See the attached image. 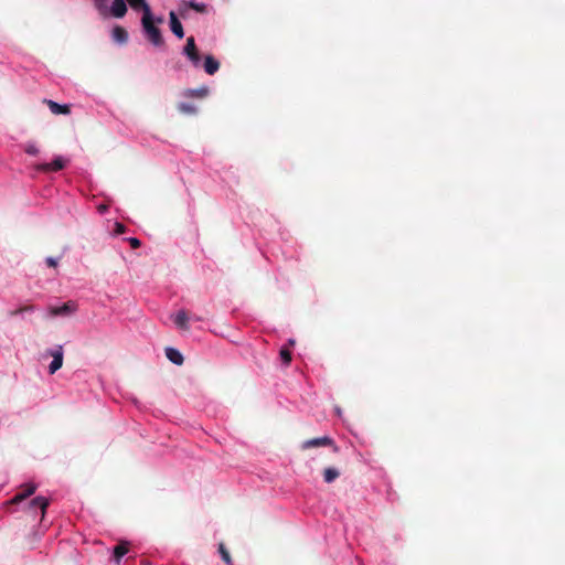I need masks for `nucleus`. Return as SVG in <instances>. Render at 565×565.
<instances>
[{"label": "nucleus", "mask_w": 565, "mask_h": 565, "mask_svg": "<svg viewBox=\"0 0 565 565\" xmlns=\"http://www.w3.org/2000/svg\"><path fill=\"white\" fill-rule=\"evenodd\" d=\"M183 53L186 55V57L190 60V62L193 64V66L199 67L201 64V55L198 51L195 40L193 36H189L186 39V43L183 49Z\"/></svg>", "instance_id": "3"}, {"label": "nucleus", "mask_w": 565, "mask_h": 565, "mask_svg": "<svg viewBox=\"0 0 565 565\" xmlns=\"http://www.w3.org/2000/svg\"><path fill=\"white\" fill-rule=\"evenodd\" d=\"M111 38L115 42H117L119 44H125L128 41V32L126 31L125 28H122L120 25H116L113 29Z\"/></svg>", "instance_id": "11"}, {"label": "nucleus", "mask_w": 565, "mask_h": 565, "mask_svg": "<svg viewBox=\"0 0 565 565\" xmlns=\"http://www.w3.org/2000/svg\"><path fill=\"white\" fill-rule=\"evenodd\" d=\"M25 152L29 153V154H36L39 152L38 148L34 146V145H29L26 148H25Z\"/></svg>", "instance_id": "27"}, {"label": "nucleus", "mask_w": 565, "mask_h": 565, "mask_svg": "<svg viewBox=\"0 0 565 565\" xmlns=\"http://www.w3.org/2000/svg\"><path fill=\"white\" fill-rule=\"evenodd\" d=\"M141 25L145 33L146 39L156 47H162L164 45V39L162 36L161 30L154 25V17L152 13L148 14L146 12V17H141Z\"/></svg>", "instance_id": "1"}, {"label": "nucleus", "mask_w": 565, "mask_h": 565, "mask_svg": "<svg viewBox=\"0 0 565 565\" xmlns=\"http://www.w3.org/2000/svg\"><path fill=\"white\" fill-rule=\"evenodd\" d=\"M129 551L128 542H120L114 547V559L116 563H119L121 557L125 556Z\"/></svg>", "instance_id": "17"}, {"label": "nucleus", "mask_w": 565, "mask_h": 565, "mask_svg": "<svg viewBox=\"0 0 565 565\" xmlns=\"http://www.w3.org/2000/svg\"><path fill=\"white\" fill-rule=\"evenodd\" d=\"M32 310H33L32 306H24V307H20L19 309L10 311V316H17V315H20L22 312L32 311Z\"/></svg>", "instance_id": "24"}, {"label": "nucleus", "mask_w": 565, "mask_h": 565, "mask_svg": "<svg viewBox=\"0 0 565 565\" xmlns=\"http://www.w3.org/2000/svg\"><path fill=\"white\" fill-rule=\"evenodd\" d=\"M279 354L284 364L288 365L291 362V352L287 348H281Z\"/></svg>", "instance_id": "23"}, {"label": "nucleus", "mask_w": 565, "mask_h": 565, "mask_svg": "<svg viewBox=\"0 0 565 565\" xmlns=\"http://www.w3.org/2000/svg\"><path fill=\"white\" fill-rule=\"evenodd\" d=\"M220 68V63L212 55H206L204 60V70L209 75L215 74Z\"/></svg>", "instance_id": "15"}, {"label": "nucleus", "mask_w": 565, "mask_h": 565, "mask_svg": "<svg viewBox=\"0 0 565 565\" xmlns=\"http://www.w3.org/2000/svg\"><path fill=\"white\" fill-rule=\"evenodd\" d=\"M166 356L175 365L183 364L184 359H183L181 352L174 348H167Z\"/></svg>", "instance_id": "16"}, {"label": "nucleus", "mask_w": 565, "mask_h": 565, "mask_svg": "<svg viewBox=\"0 0 565 565\" xmlns=\"http://www.w3.org/2000/svg\"><path fill=\"white\" fill-rule=\"evenodd\" d=\"M178 109L182 113V114H188V115H194L196 113V108L195 106L191 105V104H186V103H181L178 105Z\"/></svg>", "instance_id": "22"}, {"label": "nucleus", "mask_w": 565, "mask_h": 565, "mask_svg": "<svg viewBox=\"0 0 565 565\" xmlns=\"http://www.w3.org/2000/svg\"><path fill=\"white\" fill-rule=\"evenodd\" d=\"M326 446L332 447L334 452L339 451V447L334 444L333 439L328 436L308 439L301 444V449L307 450L312 447H326Z\"/></svg>", "instance_id": "2"}, {"label": "nucleus", "mask_w": 565, "mask_h": 565, "mask_svg": "<svg viewBox=\"0 0 565 565\" xmlns=\"http://www.w3.org/2000/svg\"><path fill=\"white\" fill-rule=\"evenodd\" d=\"M36 490V486L34 483H26L21 487V491L18 492L10 501L12 504H18L32 495Z\"/></svg>", "instance_id": "5"}, {"label": "nucleus", "mask_w": 565, "mask_h": 565, "mask_svg": "<svg viewBox=\"0 0 565 565\" xmlns=\"http://www.w3.org/2000/svg\"><path fill=\"white\" fill-rule=\"evenodd\" d=\"M339 476L340 471L333 467H329L323 470V480L327 483L333 482Z\"/></svg>", "instance_id": "18"}, {"label": "nucleus", "mask_w": 565, "mask_h": 565, "mask_svg": "<svg viewBox=\"0 0 565 565\" xmlns=\"http://www.w3.org/2000/svg\"><path fill=\"white\" fill-rule=\"evenodd\" d=\"M169 20H170V29H171L172 33L175 36H178L179 39H182L184 36L183 26L174 11H170Z\"/></svg>", "instance_id": "9"}, {"label": "nucleus", "mask_w": 565, "mask_h": 565, "mask_svg": "<svg viewBox=\"0 0 565 565\" xmlns=\"http://www.w3.org/2000/svg\"><path fill=\"white\" fill-rule=\"evenodd\" d=\"M185 4L199 13L206 12V4L204 3H199L194 0H190L189 2H185Z\"/></svg>", "instance_id": "21"}, {"label": "nucleus", "mask_w": 565, "mask_h": 565, "mask_svg": "<svg viewBox=\"0 0 565 565\" xmlns=\"http://www.w3.org/2000/svg\"><path fill=\"white\" fill-rule=\"evenodd\" d=\"M45 262H46V265H47L49 267H53V268H55V267L57 266V259H55V258H53V257H47V258L45 259Z\"/></svg>", "instance_id": "28"}, {"label": "nucleus", "mask_w": 565, "mask_h": 565, "mask_svg": "<svg viewBox=\"0 0 565 565\" xmlns=\"http://www.w3.org/2000/svg\"><path fill=\"white\" fill-rule=\"evenodd\" d=\"M65 167V162L61 157L55 158L51 163H41L36 166L38 171L51 172L60 171Z\"/></svg>", "instance_id": "6"}, {"label": "nucleus", "mask_w": 565, "mask_h": 565, "mask_svg": "<svg viewBox=\"0 0 565 565\" xmlns=\"http://www.w3.org/2000/svg\"><path fill=\"white\" fill-rule=\"evenodd\" d=\"M77 306L73 301H67L60 307H51L50 313L52 316H66L73 313L76 310Z\"/></svg>", "instance_id": "7"}, {"label": "nucleus", "mask_w": 565, "mask_h": 565, "mask_svg": "<svg viewBox=\"0 0 565 565\" xmlns=\"http://www.w3.org/2000/svg\"><path fill=\"white\" fill-rule=\"evenodd\" d=\"M128 242L134 249L139 248L141 245V242L136 237L128 238Z\"/></svg>", "instance_id": "26"}, {"label": "nucleus", "mask_w": 565, "mask_h": 565, "mask_svg": "<svg viewBox=\"0 0 565 565\" xmlns=\"http://www.w3.org/2000/svg\"><path fill=\"white\" fill-rule=\"evenodd\" d=\"M126 232V226L122 223L116 222L115 223V233L117 235L124 234Z\"/></svg>", "instance_id": "25"}, {"label": "nucleus", "mask_w": 565, "mask_h": 565, "mask_svg": "<svg viewBox=\"0 0 565 565\" xmlns=\"http://www.w3.org/2000/svg\"><path fill=\"white\" fill-rule=\"evenodd\" d=\"M207 94H209V88L207 87H201V88H198V89H188L184 93V96H186V97H195V98H203Z\"/></svg>", "instance_id": "19"}, {"label": "nucleus", "mask_w": 565, "mask_h": 565, "mask_svg": "<svg viewBox=\"0 0 565 565\" xmlns=\"http://www.w3.org/2000/svg\"><path fill=\"white\" fill-rule=\"evenodd\" d=\"M110 13L115 18H122L127 13V4L125 0H114L110 6Z\"/></svg>", "instance_id": "10"}, {"label": "nucleus", "mask_w": 565, "mask_h": 565, "mask_svg": "<svg viewBox=\"0 0 565 565\" xmlns=\"http://www.w3.org/2000/svg\"><path fill=\"white\" fill-rule=\"evenodd\" d=\"M94 4L99 11L105 9V0H94Z\"/></svg>", "instance_id": "29"}, {"label": "nucleus", "mask_w": 565, "mask_h": 565, "mask_svg": "<svg viewBox=\"0 0 565 565\" xmlns=\"http://www.w3.org/2000/svg\"><path fill=\"white\" fill-rule=\"evenodd\" d=\"M162 23H163V18L162 17L154 18V25L158 26V24H162Z\"/></svg>", "instance_id": "30"}, {"label": "nucleus", "mask_w": 565, "mask_h": 565, "mask_svg": "<svg viewBox=\"0 0 565 565\" xmlns=\"http://www.w3.org/2000/svg\"><path fill=\"white\" fill-rule=\"evenodd\" d=\"M50 110L55 115H68L71 113V108L68 105H61L53 100H45Z\"/></svg>", "instance_id": "12"}, {"label": "nucleus", "mask_w": 565, "mask_h": 565, "mask_svg": "<svg viewBox=\"0 0 565 565\" xmlns=\"http://www.w3.org/2000/svg\"><path fill=\"white\" fill-rule=\"evenodd\" d=\"M189 315L184 310L178 311L174 316L173 321L175 326L182 330H189Z\"/></svg>", "instance_id": "13"}, {"label": "nucleus", "mask_w": 565, "mask_h": 565, "mask_svg": "<svg viewBox=\"0 0 565 565\" xmlns=\"http://www.w3.org/2000/svg\"><path fill=\"white\" fill-rule=\"evenodd\" d=\"M131 9L138 11H142V17H146V12L148 10V14L152 13L150 6L147 3V0H127Z\"/></svg>", "instance_id": "14"}, {"label": "nucleus", "mask_w": 565, "mask_h": 565, "mask_svg": "<svg viewBox=\"0 0 565 565\" xmlns=\"http://www.w3.org/2000/svg\"><path fill=\"white\" fill-rule=\"evenodd\" d=\"M49 505H50V500L45 497L39 495L30 501L29 509L30 510L40 509L41 518L43 519Z\"/></svg>", "instance_id": "8"}, {"label": "nucleus", "mask_w": 565, "mask_h": 565, "mask_svg": "<svg viewBox=\"0 0 565 565\" xmlns=\"http://www.w3.org/2000/svg\"><path fill=\"white\" fill-rule=\"evenodd\" d=\"M49 354L53 358V361L49 365V373L54 374L63 365V347L58 345L55 350H51Z\"/></svg>", "instance_id": "4"}, {"label": "nucleus", "mask_w": 565, "mask_h": 565, "mask_svg": "<svg viewBox=\"0 0 565 565\" xmlns=\"http://www.w3.org/2000/svg\"><path fill=\"white\" fill-rule=\"evenodd\" d=\"M218 553H220L222 559L226 563V565H233L232 557L230 555V552L225 547L224 543L218 544Z\"/></svg>", "instance_id": "20"}]
</instances>
